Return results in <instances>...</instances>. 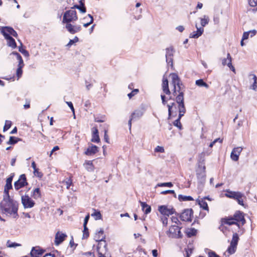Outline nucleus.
I'll return each mask as SVG.
<instances>
[{"label": "nucleus", "mask_w": 257, "mask_h": 257, "mask_svg": "<svg viewBox=\"0 0 257 257\" xmlns=\"http://www.w3.org/2000/svg\"><path fill=\"white\" fill-rule=\"evenodd\" d=\"M78 20L77 12L75 10H70L66 11L63 17L62 23L65 24V28L71 34H74L80 32L81 30V27L79 25H73L71 22L76 21Z\"/></svg>", "instance_id": "1"}, {"label": "nucleus", "mask_w": 257, "mask_h": 257, "mask_svg": "<svg viewBox=\"0 0 257 257\" xmlns=\"http://www.w3.org/2000/svg\"><path fill=\"white\" fill-rule=\"evenodd\" d=\"M0 210L7 215H14V217L18 216V203L16 201L10 198L9 193L4 194L3 199L0 203Z\"/></svg>", "instance_id": "2"}, {"label": "nucleus", "mask_w": 257, "mask_h": 257, "mask_svg": "<svg viewBox=\"0 0 257 257\" xmlns=\"http://www.w3.org/2000/svg\"><path fill=\"white\" fill-rule=\"evenodd\" d=\"M181 228L178 226L175 225H171L166 233L169 237L181 238L183 236L180 231Z\"/></svg>", "instance_id": "3"}, {"label": "nucleus", "mask_w": 257, "mask_h": 257, "mask_svg": "<svg viewBox=\"0 0 257 257\" xmlns=\"http://www.w3.org/2000/svg\"><path fill=\"white\" fill-rule=\"evenodd\" d=\"M193 214V211L192 209H186L180 214V218L183 221L191 222Z\"/></svg>", "instance_id": "4"}, {"label": "nucleus", "mask_w": 257, "mask_h": 257, "mask_svg": "<svg viewBox=\"0 0 257 257\" xmlns=\"http://www.w3.org/2000/svg\"><path fill=\"white\" fill-rule=\"evenodd\" d=\"M21 201L25 208H31L34 207L35 203L28 195L21 196Z\"/></svg>", "instance_id": "5"}, {"label": "nucleus", "mask_w": 257, "mask_h": 257, "mask_svg": "<svg viewBox=\"0 0 257 257\" xmlns=\"http://www.w3.org/2000/svg\"><path fill=\"white\" fill-rule=\"evenodd\" d=\"M1 33L4 35L5 38L11 37L12 35L15 38H17V33L13 29V28L10 27H2L1 29Z\"/></svg>", "instance_id": "6"}, {"label": "nucleus", "mask_w": 257, "mask_h": 257, "mask_svg": "<svg viewBox=\"0 0 257 257\" xmlns=\"http://www.w3.org/2000/svg\"><path fill=\"white\" fill-rule=\"evenodd\" d=\"M144 110L143 109H136L131 115V118L128 122V124L130 127V129L132 126V121L137 120L140 119L143 115Z\"/></svg>", "instance_id": "7"}, {"label": "nucleus", "mask_w": 257, "mask_h": 257, "mask_svg": "<svg viewBox=\"0 0 257 257\" xmlns=\"http://www.w3.org/2000/svg\"><path fill=\"white\" fill-rule=\"evenodd\" d=\"M158 210L164 216H169L175 212V209L171 206L168 207L165 205H162L159 207Z\"/></svg>", "instance_id": "8"}, {"label": "nucleus", "mask_w": 257, "mask_h": 257, "mask_svg": "<svg viewBox=\"0 0 257 257\" xmlns=\"http://www.w3.org/2000/svg\"><path fill=\"white\" fill-rule=\"evenodd\" d=\"M174 48L172 46L166 49V62L170 66H173V57L174 55Z\"/></svg>", "instance_id": "9"}, {"label": "nucleus", "mask_w": 257, "mask_h": 257, "mask_svg": "<svg viewBox=\"0 0 257 257\" xmlns=\"http://www.w3.org/2000/svg\"><path fill=\"white\" fill-rule=\"evenodd\" d=\"M27 184L26 175L22 174L20 175L19 180L15 182L14 187L16 190H18Z\"/></svg>", "instance_id": "10"}, {"label": "nucleus", "mask_w": 257, "mask_h": 257, "mask_svg": "<svg viewBox=\"0 0 257 257\" xmlns=\"http://www.w3.org/2000/svg\"><path fill=\"white\" fill-rule=\"evenodd\" d=\"M103 229L102 228H101L100 230H99L95 233L94 238L96 241L99 242L98 244L101 243V246L102 245V241H103V247L104 248V250H105L106 244L105 243V241L104 240L105 236L103 235Z\"/></svg>", "instance_id": "11"}, {"label": "nucleus", "mask_w": 257, "mask_h": 257, "mask_svg": "<svg viewBox=\"0 0 257 257\" xmlns=\"http://www.w3.org/2000/svg\"><path fill=\"white\" fill-rule=\"evenodd\" d=\"M171 76L172 78V83L174 86L173 95L175 96L177 95V85L181 84V81L176 73L171 74Z\"/></svg>", "instance_id": "12"}, {"label": "nucleus", "mask_w": 257, "mask_h": 257, "mask_svg": "<svg viewBox=\"0 0 257 257\" xmlns=\"http://www.w3.org/2000/svg\"><path fill=\"white\" fill-rule=\"evenodd\" d=\"M242 150V148L241 147H238L234 148L230 154L231 159L234 161H237Z\"/></svg>", "instance_id": "13"}, {"label": "nucleus", "mask_w": 257, "mask_h": 257, "mask_svg": "<svg viewBox=\"0 0 257 257\" xmlns=\"http://www.w3.org/2000/svg\"><path fill=\"white\" fill-rule=\"evenodd\" d=\"M221 61L222 65H227L233 72H235V68L232 65V58L229 53H227V58L222 59Z\"/></svg>", "instance_id": "14"}, {"label": "nucleus", "mask_w": 257, "mask_h": 257, "mask_svg": "<svg viewBox=\"0 0 257 257\" xmlns=\"http://www.w3.org/2000/svg\"><path fill=\"white\" fill-rule=\"evenodd\" d=\"M45 252V250L39 246L33 247L30 252L32 257H40Z\"/></svg>", "instance_id": "15"}, {"label": "nucleus", "mask_w": 257, "mask_h": 257, "mask_svg": "<svg viewBox=\"0 0 257 257\" xmlns=\"http://www.w3.org/2000/svg\"><path fill=\"white\" fill-rule=\"evenodd\" d=\"M67 237V235L64 233L57 232L55 235V243L56 245H58L61 244Z\"/></svg>", "instance_id": "16"}, {"label": "nucleus", "mask_w": 257, "mask_h": 257, "mask_svg": "<svg viewBox=\"0 0 257 257\" xmlns=\"http://www.w3.org/2000/svg\"><path fill=\"white\" fill-rule=\"evenodd\" d=\"M196 28L197 29L196 31H194L190 34L189 37L191 38L197 39L202 35L204 32L203 28H198L197 25H196Z\"/></svg>", "instance_id": "17"}, {"label": "nucleus", "mask_w": 257, "mask_h": 257, "mask_svg": "<svg viewBox=\"0 0 257 257\" xmlns=\"http://www.w3.org/2000/svg\"><path fill=\"white\" fill-rule=\"evenodd\" d=\"M13 177L14 174L10 176L9 178L7 179L6 184L5 186L4 189V194H7V193H9V190L12 189V182L13 181Z\"/></svg>", "instance_id": "18"}, {"label": "nucleus", "mask_w": 257, "mask_h": 257, "mask_svg": "<svg viewBox=\"0 0 257 257\" xmlns=\"http://www.w3.org/2000/svg\"><path fill=\"white\" fill-rule=\"evenodd\" d=\"M235 222H241L242 224L245 222L243 213L240 211H237L233 216Z\"/></svg>", "instance_id": "19"}, {"label": "nucleus", "mask_w": 257, "mask_h": 257, "mask_svg": "<svg viewBox=\"0 0 257 257\" xmlns=\"http://www.w3.org/2000/svg\"><path fill=\"white\" fill-rule=\"evenodd\" d=\"M98 151V147L95 145H91L89 147L85 152V154L87 156H92L96 154Z\"/></svg>", "instance_id": "20"}, {"label": "nucleus", "mask_w": 257, "mask_h": 257, "mask_svg": "<svg viewBox=\"0 0 257 257\" xmlns=\"http://www.w3.org/2000/svg\"><path fill=\"white\" fill-rule=\"evenodd\" d=\"M162 89L163 92L167 95H170L171 94V92L169 88L168 85V80L166 78H163V83H162Z\"/></svg>", "instance_id": "21"}, {"label": "nucleus", "mask_w": 257, "mask_h": 257, "mask_svg": "<svg viewBox=\"0 0 257 257\" xmlns=\"http://www.w3.org/2000/svg\"><path fill=\"white\" fill-rule=\"evenodd\" d=\"M92 138L91 139V142L94 143H98L100 141L99 135H98V131L96 127L92 128Z\"/></svg>", "instance_id": "22"}, {"label": "nucleus", "mask_w": 257, "mask_h": 257, "mask_svg": "<svg viewBox=\"0 0 257 257\" xmlns=\"http://www.w3.org/2000/svg\"><path fill=\"white\" fill-rule=\"evenodd\" d=\"M226 196L236 200L237 198H239V196H243V194L239 192L229 191L226 194Z\"/></svg>", "instance_id": "23"}, {"label": "nucleus", "mask_w": 257, "mask_h": 257, "mask_svg": "<svg viewBox=\"0 0 257 257\" xmlns=\"http://www.w3.org/2000/svg\"><path fill=\"white\" fill-rule=\"evenodd\" d=\"M175 100L178 105L184 103L183 91L179 92V94L176 95Z\"/></svg>", "instance_id": "24"}, {"label": "nucleus", "mask_w": 257, "mask_h": 257, "mask_svg": "<svg viewBox=\"0 0 257 257\" xmlns=\"http://www.w3.org/2000/svg\"><path fill=\"white\" fill-rule=\"evenodd\" d=\"M222 222L224 224H228L229 225L235 224L236 223L233 217H228L222 218Z\"/></svg>", "instance_id": "25"}, {"label": "nucleus", "mask_w": 257, "mask_h": 257, "mask_svg": "<svg viewBox=\"0 0 257 257\" xmlns=\"http://www.w3.org/2000/svg\"><path fill=\"white\" fill-rule=\"evenodd\" d=\"M11 55H13L15 56L17 59V60L19 61V64H18V67H23L24 66V63L23 60V59L21 56V55L17 52H13Z\"/></svg>", "instance_id": "26"}, {"label": "nucleus", "mask_w": 257, "mask_h": 257, "mask_svg": "<svg viewBox=\"0 0 257 257\" xmlns=\"http://www.w3.org/2000/svg\"><path fill=\"white\" fill-rule=\"evenodd\" d=\"M143 211L145 214H147L149 213L151 211V207L150 206L148 205L146 202L140 201Z\"/></svg>", "instance_id": "27"}, {"label": "nucleus", "mask_w": 257, "mask_h": 257, "mask_svg": "<svg viewBox=\"0 0 257 257\" xmlns=\"http://www.w3.org/2000/svg\"><path fill=\"white\" fill-rule=\"evenodd\" d=\"M7 40V45L12 47L13 49H15L17 47V44L15 40L11 36L5 38Z\"/></svg>", "instance_id": "28"}, {"label": "nucleus", "mask_w": 257, "mask_h": 257, "mask_svg": "<svg viewBox=\"0 0 257 257\" xmlns=\"http://www.w3.org/2000/svg\"><path fill=\"white\" fill-rule=\"evenodd\" d=\"M178 108L179 111V115L180 118H181L183 116H184V114L186 112V108L185 107V104H181L178 105Z\"/></svg>", "instance_id": "29"}, {"label": "nucleus", "mask_w": 257, "mask_h": 257, "mask_svg": "<svg viewBox=\"0 0 257 257\" xmlns=\"http://www.w3.org/2000/svg\"><path fill=\"white\" fill-rule=\"evenodd\" d=\"M249 78L250 81H253L252 85L250 86V88L253 89L254 90H256L257 87V82H256V77L255 75L254 74H250L249 75Z\"/></svg>", "instance_id": "30"}, {"label": "nucleus", "mask_w": 257, "mask_h": 257, "mask_svg": "<svg viewBox=\"0 0 257 257\" xmlns=\"http://www.w3.org/2000/svg\"><path fill=\"white\" fill-rule=\"evenodd\" d=\"M31 196L35 199H37L41 197V194L40 189L39 188H35L31 195Z\"/></svg>", "instance_id": "31"}, {"label": "nucleus", "mask_w": 257, "mask_h": 257, "mask_svg": "<svg viewBox=\"0 0 257 257\" xmlns=\"http://www.w3.org/2000/svg\"><path fill=\"white\" fill-rule=\"evenodd\" d=\"M201 25L202 26V28L205 27L206 25L209 23V18L208 16L206 15L203 16V18H200Z\"/></svg>", "instance_id": "32"}, {"label": "nucleus", "mask_w": 257, "mask_h": 257, "mask_svg": "<svg viewBox=\"0 0 257 257\" xmlns=\"http://www.w3.org/2000/svg\"><path fill=\"white\" fill-rule=\"evenodd\" d=\"M198 203L201 208H202L204 210L209 211V208H208L207 203L204 200V199H201L200 200H199Z\"/></svg>", "instance_id": "33"}, {"label": "nucleus", "mask_w": 257, "mask_h": 257, "mask_svg": "<svg viewBox=\"0 0 257 257\" xmlns=\"http://www.w3.org/2000/svg\"><path fill=\"white\" fill-rule=\"evenodd\" d=\"M238 240L239 237L238 234L237 233H234L233 234L230 244L237 246Z\"/></svg>", "instance_id": "34"}, {"label": "nucleus", "mask_w": 257, "mask_h": 257, "mask_svg": "<svg viewBox=\"0 0 257 257\" xmlns=\"http://www.w3.org/2000/svg\"><path fill=\"white\" fill-rule=\"evenodd\" d=\"M178 199L180 201H187L193 200V198L190 196H184L179 195L178 196Z\"/></svg>", "instance_id": "35"}, {"label": "nucleus", "mask_w": 257, "mask_h": 257, "mask_svg": "<svg viewBox=\"0 0 257 257\" xmlns=\"http://www.w3.org/2000/svg\"><path fill=\"white\" fill-rule=\"evenodd\" d=\"M186 233L188 237H191L196 234L197 230L194 228H190L187 230Z\"/></svg>", "instance_id": "36"}, {"label": "nucleus", "mask_w": 257, "mask_h": 257, "mask_svg": "<svg viewBox=\"0 0 257 257\" xmlns=\"http://www.w3.org/2000/svg\"><path fill=\"white\" fill-rule=\"evenodd\" d=\"M195 84L199 87H205L206 88L209 87V85L201 79L197 80L195 82Z\"/></svg>", "instance_id": "37"}, {"label": "nucleus", "mask_w": 257, "mask_h": 257, "mask_svg": "<svg viewBox=\"0 0 257 257\" xmlns=\"http://www.w3.org/2000/svg\"><path fill=\"white\" fill-rule=\"evenodd\" d=\"M21 139L16 138L13 136H11L10 137L9 141L7 142V144H9V145H14V144L17 143L19 141H21Z\"/></svg>", "instance_id": "38"}, {"label": "nucleus", "mask_w": 257, "mask_h": 257, "mask_svg": "<svg viewBox=\"0 0 257 257\" xmlns=\"http://www.w3.org/2000/svg\"><path fill=\"white\" fill-rule=\"evenodd\" d=\"M85 168L88 171L91 172L94 170V166L91 161H87L85 164Z\"/></svg>", "instance_id": "39"}, {"label": "nucleus", "mask_w": 257, "mask_h": 257, "mask_svg": "<svg viewBox=\"0 0 257 257\" xmlns=\"http://www.w3.org/2000/svg\"><path fill=\"white\" fill-rule=\"evenodd\" d=\"M197 177L200 183H203L205 182V174L204 172H202L201 173H197Z\"/></svg>", "instance_id": "40"}, {"label": "nucleus", "mask_w": 257, "mask_h": 257, "mask_svg": "<svg viewBox=\"0 0 257 257\" xmlns=\"http://www.w3.org/2000/svg\"><path fill=\"white\" fill-rule=\"evenodd\" d=\"M64 185L66 186L67 189H69L72 184V181L70 177L66 178L63 182Z\"/></svg>", "instance_id": "41"}, {"label": "nucleus", "mask_w": 257, "mask_h": 257, "mask_svg": "<svg viewBox=\"0 0 257 257\" xmlns=\"http://www.w3.org/2000/svg\"><path fill=\"white\" fill-rule=\"evenodd\" d=\"M236 249V246L230 244L229 247H228L227 251L230 254H232L235 252Z\"/></svg>", "instance_id": "42"}, {"label": "nucleus", "mask_w": 257, "mask_h": 257, "mask_svg": "<svg viewBox=\"0 0 257 257\" xmlns=\"http://www.w3.org/2000/svg\"><path fill=\"white\" fill-rule=\"evenodd\" d=\"M91 216H94L95 217V220L101 219L102 216L101 214L99 211H96L94 209V212L91 214Z\"/></svg>", "instance_id": "43"}, {"label": "nucleus", "mask_w": 257, "mask_h": 257, "mask_svg": "<svg viewBox=\"0 0 257 257\" xmlns=\"http://www.w3.org/2000/svg\"><path fill=\"white\" fill-rule=\"evenodd\" d=\"M7 245L8 247H16L21 246V244L16 242H11L10 240L7 241Z\"/></svg>", "instance_id": "44"}, {"label": "nucleus", "mask_w": 257, "mask_h": 257, "mask_svg": "<svg viewBox=\"0 0 257 257\" xmlns=\"http://www.w3.org/2000/svg\"><path fill=\"white\" fill-rule=\"evenodd\" d=\"M83 239L86 238L89 236V231L88 228L87 227V225H83Z\"/></svg>", "instance_id": "45"}, {"label": "nucleus", "mask_w": 257, "mask_h": 257, "mask_svg": "<svg viewBox=\"0 0 257 257\" xmlns=\"http://www.w3.org/2000/svg\"><path fill=\"white\" fill-rule=\"evenodd\" d=\"M22 46V43L21 42V46L19 47V51L25 56H29V54L28 52L26 50L23 49Z\"/></svg>", "instance_id": "46"}, {"label": "nucleus", "mask_w": 257, "mask_h": 257, "mask_svg": "<svg viewBox=\"0 0 257 257\" xmlns=\"http://www.w3.org/2000/svg\"><path fill=\"white\" fill-rule=\"evenodd\" d=\"M173 184L171 182H166V183H160L157 184V186L158 187H173Z\"/></svg>", "instance_id": "47"}, {"label": "nucleus", "mask_w": 257, "mask_h": 257, "mask_svg": "<svg viewBox=\"0 0 257 257\" xmlns=\"http://www.w3.org/2000/svg\"><path fill=\"white\" fill-rule=\"evenodd\" d=\"M181 118L179 117V116H178V118L174 121L173 124L178 127L180 130L182 129V124L180 122V119Z\"/></svg>", "instance_id": "48"}, {"label": "nucleus", "mask_w": 257, "mask_h": 257, "mask_svg": "<svg viewBox=\"0 0 257 257\" xmlns=\"http://www.w3.org/2000/svg\"><path fill=\"white\" fill-rule=\"evenodd\" d=\"M72 9H78L81 13H85L86 11V8L85 7H81V6H79L77 5H75L73 6Z\"/></svg>", "instance_id": "49"}, {"label": "nucleus", "mask_w": 257, "mask_h": 257, "mask_svg": "<svg viewBox=\"0 0 257 257\" xmlns=\"http://www.w3.org/2000/svg\"><path fill=\"white\" fill-rule=\"evenodd\" d=\"M139 92L138 89H134L131 93L127 94L130 99L132 98L134 96L136 95Z\"/></svg>", "instance_id": "50"}, {"label": "nucleus", "mask_w": 257, "mask_h": 257, "mask_svg": "<svg viewBox=\"0 0 257 257\" xmlns=\"http://www.w3.org/2000/svg\"><path fill=\"white\" fill-rule=\"evenodd\" d=\"M23 68V67H18L17 69L16 74L18 77V79H19L21 77V76L22 75V73H23L22 68Z\"/></svg>", "instance_id": "51"}, {"label": "nucleus", "mask_w": 257, "mask_h": 257, "mask_svg": "<svg viewBox=\"0 0 257 257\" xmlns=\"http://www.w3.org/2000/svg\"><path fill=\"white\" fill-rule=\"evenodd\" d=\"M12 122L11 121L9 120H6L5 125L4 127V131H6L8 130L9 128H10L11 126Z\"/></svg>", "instance_id": "52"}, {"label": "nucleus", "mask_w": 257, "mask_h": 257, "mask_svg": "<svg viewBox=\"0 0 257 257\" xmlns=\"http://www.w3.org/2000/svg\"><path fill=\"white\" fill-rule=\"evenodd\" d=\"M34 174L35 176L41 178L43 176V174L42 172L39 171V169L37 168L36 170H34Z\"/></svg>", "instance_id": "53"}, {"label": "nucleus", "mask_w": 257, "mask_h": 257, "mask_svg": "<svg viewBox=\"0 0 257 257\" xmlns=\"http://www.w3.org/2000/svg\"><path fill=\"white\" fill-rule=\"evenodd\" d=\"M88 16L90 18V21L89 22L83 24V26L85 28L88 27L90 24H91L93 22V17L90 14H88Z\"/></svg>", "instance_id": "54"}, {"label": "nucleus", "mask_w": 257, "mask_h": 257, "mask_svg": "<svg viewBox=\"0 0 257 257\" xmlns=\"http://www.w3.org/2000/svg\"><path fill=\"white\" fill-rule=\"evenodd\" d=\"M78 41V38L77 37H75L73 40H70L69 42V43L67 44V46H70L75 43Z\"/></svg>", "instance_id": "55"}, {"label": "nucleus", "mask_w": 257, "mask_h": 257, "mask_svg": "<svg viewBox=\"0 0 257 257\" xmlns=\"http://www.w3.org/2000/svg\"><path fill=\"white\" fill-rule=\"evenodd\" d=\"M161 193L162 194H164V195L167 194L168 193L173 194L174 195V196L175 197H176V195L174 190H166V191H162Z\"/></svg>", "instance_id": "56"}, {"label": "nucleus", "mask_w": 257, "mask_h": 257, "mask_svg": "<svg viewBox=\"0 0 257 257\" xmlns=\"http://www.w3.org/2000/svg\"><path fill=\"white\" fill-rule=\"evenodd\" d=\"M183 89H184V86H183L182 82H181V84H179L177 85V92H180L181 91H183Z\"/></svg>", "instance_id": "57"}, {"label": "nucleus", "mask_w": 257, "mask_h": 257, "mask_svg": "<svg viewBox=\"0 0 257 257\" xmlns=\"http://www.w3.org/2000/svg\"><path fill=\"white\" fill-rule=\"evenodd\" d=\"M171 220L173 222L175 223L177 225H180L181 224V222L178 220V218L177 217L172 216L171 217Z\"/></svg>", "instance_id": "58"}, {"label": "nucleus", "mask_w": 257, "mask_h": 257, "mask_svg": "<svg viewBox=\"0 0 257 257\" xmlns=\"http://www.w3.org/2000/svg\"><path fill=\"white\" fill-rule=\"evenodd\" d=\"M248 4L252 7H256L257 6V0H248Z\"/></svg>", "instance_id": "59"}, {"label": "nucleus", "mask_w": 257, "mask_h": 257, "mask_svg": "<svg viewBox=\"0 0 257 257\" xmlns=\"http://www.w3.org/2000/svg\"><path fill=\"white\" fill-rule=\"evenodd\" d=\"M161 220L162 222V223L164 226H166L168 224V218L166 216H162L161 218Z\"/></svg>", "instance_id": "60"}, {"label": "nucleus", "mask_w": 257, "mask_h": 257, "mask_svg": "<svg viewBox=\"0 0 257 257\" xmlns=\"http://www.w3.org/2000/svg\"><path fill=\"white\" fill-rule=\"evenodd\" d=\"M167 106L168 108V119H170L172 115V109L173 107L170 104H167Z\"/></svg>", "instance_id": "61"}, {"label": "nucleus", "mask_w": 257, "mask_h": 257, "mask_svg": "<svg viewBox=\"0 0 257 257\" xmlns=\"http://www.w3.org/2000/svg\"><path fill=\"white\" fill-rule=\"evenodd\" d=\"M244 196H239V198H237L236 200H237L238 203L241 205V206H244V203H243V199H242V197H244Z\"/></svg>", "instance_id": "62"}, {"label": "nucleus", "mask_w": 257, "mask_h": 257, "mask_svg": "<svg viewBox=\"0 0 257 257\" xmlns=\"http://www.w3.org/2000/svg\"><path fill=\"white\" fill-rule=\"evenodd\" d=\"M155 151L156 152L163 153L164 152V149L163 147L158 146L155 148Z\"/></svg>", "instance_id": "63"}, {"label": "nucleus", "mask_w": 257, "mask_h": 257, "mask_svg": "<svg viewBox=\"0 0 257 257\" xmlns=\"http://www.w3.org/2000/svg\"><path fill=\"white\" fill-rule=\"evenodd\" d=\"M192 253V248H187L186 249V255L185 257H190V255Z\"/></svg>", "instance_id": "64"}]
</instances>
